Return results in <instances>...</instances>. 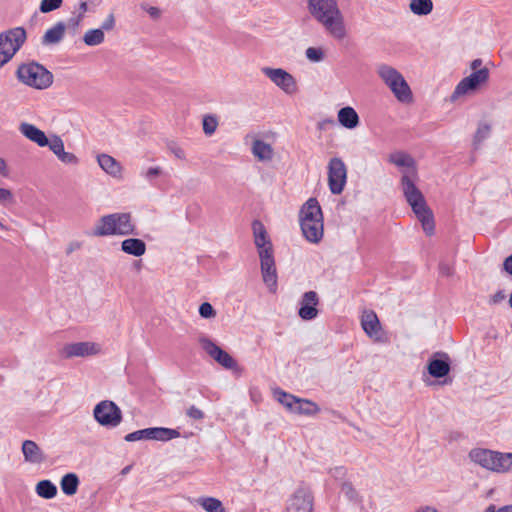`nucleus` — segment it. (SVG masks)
Wrapping results in <instances>:
<instances>
[{
	"label": "nucleus",
	"instance_id": "1",
	"mask_svg": "<svg viewBox=\"0 0 512 512\" xmlns=\"http://www.w3.org/2000/svg\"><path fill=\"white\" fill-rule=\"evenodd\" d=\"M389 161L400 168V187L407 203L412 208L417 219L421 222L427 235L434 232L433 214L427 206L425 197L417 187L418 172L414 159L403 152H395L389 156Z\"/></svg>",
	"mask_w": 512,
	"mask_h": 512
},
{
	"label": "nucleus",
	"instance_id": "2",
	"mask_svg": "<svg viewBox=\"0 0 512 512\" xmlns=\"http://www.w3.org/2000/svg\"><path fill=\"white\" fill-rule=\"evenodd\" d=\"M307 9L333 39L341 41L348 36L345 18L337 0H308Z\"/></svg>",
	"mask_w": 512,
	"mask_h": 512
},
{
	"label": "nucleus",
	"instance_id": "3",
	"mask_svg": "<svg viewBox=\"0 0 512 512\" xmlns=\"http://www.w3.org/2000/svg\"><path fill=\"white\" fill-rule=\"evenodd\" d=\"M299 221L304 238L318 244L324 236V219L321 207L315 198L308 199L300 209Z\"/></svg>",
	"mask_w": 512,
	"mask_h": 512
},
{
	"label": "nucleus",
	"instance_id": "4",
	"mask_svg": "<svg viewBox=\"0 0 512 512\" xmlns=\"http://www.w3.org/2000/svg\"><path fill=\"white\" fill-rule=\"evenodd\" d=\"M136 234V225L131 213L118 212L102 216L94 225L92 235L96 237L128 236Z\"/></svg>",
	"mask_w": 512,
	"mask_h": 512
},
{
	"label": "nucleus",
	"instance_id": "5",
	"mask_svg": "<svg viewBox=\"0 0 512 512\" xmlns=\"http://www.w3.org/2000/svg\"><path fill=\"white\" fill-rule=\"evenodd\" d=\"M469 458L473 463L495 473L512 471V453L474 448L469 452Z\"/></svg>",
	"mask_w": 512,
	"mask_h": 512
},
{
	"label": "nucleus",
	"instance_id": "6",
	"mask_svg": "<svg viewBox=\"0 0 512 512\" xmlns=\"http://www.w3.org/2000/svg\"><path fill=\"white\" fill-rule=\"evenodd\" d=\"M377 74L399 102H412V91L398 70L389 65L381 64L377 67Z\"/></svg>",
	"mask_w": 512,
	"mask_h": 512
},
{
	"label": "nucleus",
	"instance_id": "7",
	"mask_svg": "<svg viewBox=\"0 0 512 512\" xmlns=\"http://www.w3.org/2000/svg\"><path fill=\"white\" fill-rule=\"evenodd\" d=\"M16 76L23 84L39 90L46 89L53 83L52 73L36 62L21 64Z\"/></svg>",
	"mask_w": 512,
	"mask_h": 512
},
{
	"label": "nucleus",
	"instance_id": "8",
	"mask_svg": "<svg viewBox=\"0 0 512 512\" xmlns=\"http://www.w3.org/2000/svg\"><path fill=\"white\" fill-rule=\"evenodd\" d=\"M27 38L23 27H15L0 33V68L8 63Z\"/></svg>",
	"mask_w": 512,
	"mask_h": 512
},
{
	"label": "nucleus",
	"instance_id": "9",
	"mask_svg": "<svg viewBox=\"0 0 512 512\" xmlns=\"http://www.w3.org/2000/svg\"><path fill=\"white\" fill-rule=\"evenodd\" d=\"M273 397L292 413L313 416L320 411L319 406L315 402L304 398H298L280 388L273 390Z\"/></svg>",
	"mask_w": 512,
	"mask_h": 512
},
{
	"label": "nucleus",
	"instance_id": "10",
	"mask_svg": "<svg viewBox=\"0 0 512 512\" xmlns=\"http://www.w3.org/2000/svg\"><path fill=\"white\" fill-rule=\"evenodd\" d=\"M489 80L488 68L480 69L472 72L469 76L464 77L455 87L451 101L456 102L460 98L475 94L482 86L486 85Z\"/></svg>",
	"mask_w": 512,
	"mask_h": 512
},
{
	"label": "nucleus",
	"instance_id": "11",
	"mask_svg": "<svg viewBox=\"0 0 512 512\" xmlns=\"http://www.w3.org/2000/svg\"><path fill=\"white\" fill-rule=\"evenodd\" d=\"M261 72L286 95L293 96L299 92L296 78L285 69L262 67Z\"/></svg>",
	"mask_w": 512,
	"mask_h": 512
},
{
	"label": "nucleus",
	"instance_id": "12",
	"mask_svg": "<svg viewBox=\"0 0 512 512\" xmlns=\"http://www.w3.org/2000/svg\"><path fill=\"white\" fill-rule=\"evenodd\" d=\"M94 419L103 427L115 428L123 419L121 409L110 400L100 401L93 410Z\"/></svg>",
	"mask_w": 512,
	"mask_h": 512
},
{
	"label": "nucleus",
	"instance_id": "13",
	"mask_svg": "<svg viewBox=\"0 0 512 512\" xmlns=\"http://www.w3.org/2000/svg\"><path fill=\"white\" fill-rule=\"evenodd\" d=\"M328 186L334 195L343 192L347 183V167L341 158L333 157L329 160L328 166Z\"/></svg>",
	"mask_w": 512,
	"mask_h": 512
},
{
	"label": "nucleus",
	"instance_id": "14",
	"mask_svg": "<svg viewBox=\"0 0 512 512\" xmlns=\"http://www.w3.org/2000/svg\"><path fill=\"white\" fill-rule=\"evenodd\" d=\"M199 344L201 348L219 365L225 369L238 370L239 367L237 361L211 339L207 337H201L199 338Z\"/></svg>",
	"mask_w": 512,
	"mask_h": 512
},
{
	"label": "nucleus",
	"instance_id": "15",
	"mask_svg": "<svg viewBox=\"0 0 512 512\" xmlns=\"http://www.w3.org/2000/svg\"><path fill=\"white\" fill-rule=\"evenodd\" d=\"M102 352V345L93 341H81L65 344L61 355L66 358L95 356Z\"/></svg>",
	"mask_w": 512,
	"mask_h": 512
},
{
	"label": "nucleus",
	"instance_id": "16",
	"mask_svg": "<svg viewBox=\"0 0 512 512\" xmlns=\"http://www.w3.org/2000/svg\"><path fill=\"white\" fill-rule=\"evenodd\" d=\"M286 512H313V496L309 487L300 485L290 496Z\"/></svg>",
	"mask_w": 512,
	"mask_h": 512
},
{
	"label": "nucleus",
	"instance_id": "17",
	"mask_svg": "<svg viewBox=\"0 0 512 512\" xmlns=\"http://www.w3.org/2000/svg\"><path fill=\"white\" fill-rule=\"evenodd\" d=\"M361 326L368 337L374 342L386 343L388 341L386 333L374 311L368 310L363 312L361 316Z\"/></svg>",
	"mask_w": 512,
	"mask_h": 512
},
{
	"label": "nucleus",
	"instance_id": "18",
	"mask_svg": "<svg viewBox=\"0 0 512 512\" xmlns=\"http://www.w3.org/2000/svg\"><path fill=\"white\" fill-rule=\"evenodd\" d=\"M260 266L263 282L271 292H275L277 289V270L275 265L274 255L268 254L267 251L261 252Z\"/></svg>",
	"mask_w": 512,
	"mask_h": 512
},
{
	"label": "nucleus",
	"instance_id": "19",
	"mask_svg": "<svg viewBox=\"0 0 512 512\" xmlns=\"http://www.w3.org/2000/svg\"><path fill=\"white\" fill-rule=\"evenodd\" d=\"M319 297L315 291L305 292L299 301L298 315L303 320H313L318 316Z\"/></svg>",
	"mask_w": 512,
	"mask_h": 512
},
{
	"label": "nucleus",
	"instance_id": "20",
	"mask_svg": "<svg viewBox=\"0 0 512 512\" xmlns=\"http://www.w3.org/2000/svg\"><path fill=\"white\" fill-rule=\"evenodd\" d=\"M254 242L258 249V254L261 256V252L267 251L268 254L273 253L272 243L267 235L264 225L260 221H254L252 224Z\"/></svg>",
	"mask_w": 512,
	"mask_h": 512
},
{
	"label": "nucleus",
	"instance_id": "21",
	"mask_svg": "<svg viewBox=\"0 0 512 512\" xmlns=\"http://www.w3.org/2000/svg\"><path fill=\"white\" fill-rule=\"evenodd\" d=\"M97 162L101 169L111 177L122 178L123 167L114 157L108 154H100L97 156Z\"/></svg>",
	"mask_w": 512,
	"mask_h": 512
},
{
	"label": "nucleus",
	"instance_id": "22",
	"mask_svg": "<svg viewBox=\"0 0 512 512\" xmlns=\"http://www.w3.org/2000/svg\"><path fill=\"white\" fill-rule=\"evenodd\" d=\"M436 356H440V358L431 359L427 369L432 377L441 378L450 372L449 357L446 353H437Z\"/></svg>",
	"mask_w": 512,
	"mask_h": 512
},
{
	"label": "nucleus",
	"instance_id": "23",
	"mask_svg": "<svg viewBox=\"0 0 512 512\" xmlns=\"http://www.w3.org/2000/svg\"><path fill=\"white\" fill-rule=\"evenodd\" d=\"M19 131L24 137L40 147L48 145V138L45 133L33 124L23 122L19 125Z\"/></svg>",
	"mask_w": 512,
	"mask_h": 512
},
{
	"label": "nucleus",
	"instance_id": "24",
	"mask_svg": "<svg viewBox=\"0 0 512 512\" xmlns=\"http://www.w3.org/2000/svg\"><path fill=\"white\" fill-rule=\"evenodd\" d=\"M24 460L31 464H40L45 460V455L36 442L25 440L21 447Z\"/></svg>",
	"mask_w": 512,
	"mask_h": 512
},
{
	"label": "nucleus",
	"instance_id": "25",
	"mask_svg": "<svg viewBox=\"0 0 512 512\" xmlns=\"http://www.w3.org/2000/svg\"><path fill=\"white\" fill-rule=\"evenodd\" d=\"M337 120L341 126L349 130L357 128L360 124L358 113L350 106L343 107L338 111Z\"/></svg>",
	"mask_w": 512,
	"mask_h": 512
},
{
	"label": "nucleus",
	"instance_id": "26",
	"mask_svg": "<svg viewBox=\"0 0 512 512\" xmlns=\"http://www.w3.org/2000/svg\"><path fill=\"white\" fill-rule=\"evenodd\" d=\"M251 152L258 161L262 162H269L274 157V150L272 146L260 139H254L252 142Z\"/></svg>",
	"mask_w": 512,
	"mask_h": 512
},
{
	"label": "nucleus",
	"instance_id": "27",
	"mask_svg": "<svg viewBox=\"0 0 512 512\" xmlns=\"http://www.w3.org/2000/svg\"><path fill=\"white\" fill-rule=\"evenodd\" d=\"M121 249L124 253L139 257L145 254L146 244L138 238H128L122 241Z\"/></svg>",
	"mask_w": 512,
	"mask_h": 512
},
{
	"label": "nucleus",
	"instance_id": "28",
	"mask_svg": "<svg viewBox=\"0 0 512 512\" xmlns=\"http://www.w3.org/2000/svg\"><path fill=\"white\" fill-rule=\"evenodd\" d=\"M65 24L63 22L56 23L53 27L48 29L42 37L43 45H52L59 43L65 34Z\"/></svg>",
	"mask_w": 512,
	"mask_h": 512
},
{
	"label": "nucleus",
	"instance_id": "29",
	"mask_svg": "<svg viewBox=\"0 0 512 512\" xmlns=\"http://www.w3.org/2000/svg\"><path fill=\"white\" fill-rule=\"evenodd\" d=\"M79 484V477L75 473H67L60 480L61 490L67 496L75 495L78 491Z\"/></svg>",
	"mask_w": 512,
	"mask_h": 512
},
{
	"label": "nucleus",
	"instance_id": "30",
	"mask_svg": "<svg viewBox=\"0 0 512 512\" xmlns=\"http://www.w3.org/2000/svg\"><path fill=\"white\" fill-rule=\"evenodd\" d=\"M36 494L44 499H52L57 495V487L50 480H41L36 484Z\"/></svg>",
	"mask_w": 512,
	"mask_h": 512
},
{
	"label": "nucleus",
	"instance_id": "31",
	"mask_svg": "<svg viewBox=\"0 0 512 512\" xmlns=\"http://www.w3.org/2000/svg\"><path fill=\"white\" fill-rule=\"evenodd\" d=\"M151 440L169 441L180 437L179 431L171 428L153 427L151 428Z\"/></svg>",
	"mask_w": 512,
	"mask_h": 512
},
{
	"label": "nucleus",
	"instance_id": "32",
	"mask_svg": "<svg viewBox=\"0 0 512 512\" xmlns=\"http://www.w3.org/2000/svg\"><path fill=\"white\" fill-rule=\"evenodd\" d=\"M409 8L415 15H428L433 10L432 0H410Z\"/></svg>",
	"mask_w": 512,
	"mask_h": 512
},
{
	"label": "nucleus",
	"instance_id": "33",
	"mask_svg": "<svg viewBox=\"0 0 512 512\" xmlns=\"http://www.w3.org/2000/svg\"><path fill=\"white\" fill-rule=\"evenodd\" d=\"M198 503L206 512H225L222 502L217 498L202 497L198 499Z\"/></svg>",
	"mask_w": 512,
	"mask_h": 512
},
{
	"label": "nucleus",
	"instance_id": "34",
	"mask_svg": "<svg viewBox=\"0 0 512 512\" xmlns=\"http://www.w3.org/2000/svg\"><path fill=\"white\" fill-rule=\"evenodd\" d=\"M105 34L102 29H90L83 36V41L87 46H97L104 42Z\"/></svg>",
	"mask_w": 512,
	"mask_h": 512
},
{
	"label": "nucleus",
	"instance_id": "35",
	"mask_svg": "<svg viewBox=\"0 0 512 512\" xmlns=\"http://www.w3.org/2000/svg\"><path fill=\"white\" fill-rule=\"evenodd\" d=\"M305 56L310 62L319 63L325 59L326 53L322 47H308Z\"/></svg>",
	"mask_w": 512,
	"mask_h": 512
},
{
	"label": "nucleus",
	"instance_id": "36",
	"mask_svg": "<svg viewBox=\"0 0 512 512\" xmlns=\"http://www.w3.org/2000/svg\"><path fill=\"white\" fill-rule=\"evenodd\" d=\"M203 131L207 136H211L215 133L218 127V119L215 115H205L203 117Z\"/></svg>",
	"mask_w": 512,
	"mask_h": 512
},
{
	"label": "nucleus",
	"instance_id": "37",
	"mask_svg": "<svg viewBox=\"0 0 512 512\" xmlns=\"http://www.w3.org/2000/svg\"><path fill=\"white\" fill-rule=\"evenodd\" d=\"M140 8L142 11L147 13V15L153 21H158L162 17L163 11L159 7L152 6L146 2H143L140 4Z\"/></svg>",
	"mask_w": 512,
	"mask_h": 512
},
{
	"label": "nucleus",
	"instance_id": "38",
	"mask_svg": "<svg viewBox=\"0 0 512 512\" xmlns=\"http://www.w3.org/2000/svg\"><path fill=\"white\" fill-rule=\"evenodd\" d=\"M49 149L58 157L65 149L63 140L57 136L53 135L50 139H48Z\"/></svg>",
	"mask_w": 512,
	"mask_h": 512
},
{
	"label": "nucleus",
	"instance_id": "39",
	"mask_svg": "<svg viewBox=\"0 0 512 512\" xmlns=\"http://www.w3.org/2000/svg\"><path fill=\"white\" fill-rule=\"evenodd\" d=\"M151 428L137 430L129 433L125 436V440L128 442L138 441L142 439H151Z\"/></svg>",
	"mask_w": 512,
	"mask_h": 512
},
{
	"label": "nucleus",
	"instance_id": "40",
	"mask_svg": "<svg viewBox=\"0 0 512 512\" xmlns=\"http://www.w3.org/2000/svg\"><path fill=\"white\" fill-rule=\"evenodd\" d=\"M341 492L347 497L348 500L358 502L360 500L356 489L350 482H343L341 485Z\"/></svg>",
	"mask_w": 512,
	"mask_h": 512
},
{
	"label": "nucleus",
	"instance_id": "41",
	"mask_svg": "<svg viewBox=\"0 0 512 512\" xmlns=\"http://www.w3.org/2000/svg\"><path fill=\"white\" fill-rule=\"evenodd\" d=\"M62 2L63 0H42L39 9L42 13H48L58 9Z\"/></svg>",
	"mask_w": 512,
	"mask_h": 512
},
{
	"label": "nucleus",
	"instance_id": "42",
	"mask_svg": "<svg viewBox=\"0 0 512 512\" xmlns=\"http://www.w3.org/2000/svg\"><path fill=\"white\" fill-rule=\"evenodd\" d=\"M199 314L202 318L211 319L216 316V311L210 303L204 302L199 307Z\"/></svg>",
	"mask_w": 512,
	"mask_h": 512
},
{
	"label": "nucleus",
	"instance_id": "43",
	"mask_svg": "<svg viewBox=\"0 0 512 512\" xmlns=\"http://www.w3.org/2000/svg\"><path fill=\"white\" fill-rule=\"evenodd\" d=\"M490 131H491V126L489 124H487V123L479 124L478 129L475 133V140L478 142L483 141L484 139H486L489 136Z\"/></svg>",
	"mask_w": 512,
	"mask_h": 512
},
{
	"label": "nucleus",
	"instance_id": "44",
	"mask_svg": "<svg viewBox=\"0 0 512 512\" xmlns=\"http://www.w3.org/2000/svg\"><path fill=\"white\" fill-rule=\"evenodd\" d=\"M79 14L77 17L75 18H71L69 20L70 23L73 24V26H78L80 24V22L82 21L83 17H84V14L87 12L88 10V4L86 1H82L80 2L79 4Z\"/></svg>",
	"mask_w": 512,
	"mask_h": 512
},
{
	"label": "nucleus",
	"instance_id": "45",
	"mask_svg": "<svg viewBox=\"0 0 512 512\" xmlns=\"http://www.w3.org/2000/svg\"><path fill=\"white\" fill-rule=\"evenodd\" d=\"M61 162L70 165L78 164V158L71 152H66L65 150L57 157Z\"/></svg>",
	"mask_w": 512,
	"mask_h": 512
},
{
	"label": "nucleus",
	"instance_id": "46",
	"mask_svg": "<svg viewBox=\"0 0 512 512\" xmlns=\"http://www.w3.org/2000/svg\"><path fill=\"white\" fill-rule=\"evenodd\" d=\"M162 173V169L160 167H149L147 170L142 172V176H144L148 181H152Z\"/></svg>",
	"mask_w": 512,
	"mask_h": 512
},
{
	"label": "nucleus",
	"instance_id": "47",
	"mask_svg": "<svg viewBox=\"0 0 512 512\" xmlns=\"http://www.w3.org/2000/svg\"><path fill=\"white\" fill-rule=\"evenodd\" d=\"M186 414L193 420H202L204 418V412L194 405L187 409Z\"/></svg>",
	"mask_w": 512,
	"mask_h": 512
},
{
	"label": "nucleus",
	"instance_id": "48",
	"mask_svg": "<svg viewBox=\"0 0 512 512\" xmlns=\"http://www.w3.org/2000/svg\"><path fill=\"white\" fill-rule=\"evenodd\" d=\"M115 27V18L113 14H109L107 18L103 21L100 29L104 31H110Z\"/></svg>",
	"mask_w": 512,
	"mask_h": 512
},
{
	"label": "nucleus",
	"instance_id": "49",
	"mask_svg": "<svg viewBox=\"0 0 512 512\" xmlns=\"http://www.w3.org/2000/svg\"><path fill=\"white\" fill-rule=\"evenodd\" d=\"M329 473L335 479L342 480L346 476V469L344 467H335L330 469Z\"/></svg>",
	"mask_w": 512,
	"mask_h": 512
},
{
	"label": "nucleus",
	"instance_id": "50",
	"mask_svg": "<svg viewBox=\"0 0 512 512\" xmlns=\"http://www.w3.org/2000/svg\"><path fill=\"white\" fill-rule=\"evenodd\" d=\"M12 200V193L8 189L0 188V203L7 204Z\"/></svg>",
	"mask_w": 512,
	"mask_h": 512
},
{
	"label": "nucleus",
	"instance_id": "51",
	"mask_svg": "<svg viewBox=\"0 0 512 512\" xmlns=\"http://www.w3.org/2000/svg\"><path fill=\"white\" fill-rule=\"evenodd\" d=\"M485 512H512V505L504 506L496 509L494 505H490Z\"/></svg>",
	"mask_w": 512,
	"mask_h": 512
},
{
	"label": "nucleus",
	"instance_id": "52",
	"mask_svg": "<svg viewBox=\"0 0 512 512\" xmlns=\"http://www.w3.org/2000/svg\"><path fill=\"white\" fill-rule=\"evenodd\" d=\"M0 174L4 177H7L9 175V170H8L6 160L2 157H0Z\"/></svg>",
	"mask_w": 512,
	"mask_h": 512
},
{
	"label": "nucleus",
	"instance_id": "53",
	"mask_svg": "<svg viewBox=\"0 0 512 512\" xmlns=\"http://www.w3.org/2000/svg\"><path fill=\"white\" fill-rule=\"evenodd\" d=\"M503 269L512 275V254L504 260Z\"/></svg>",
	"mask_w": 512,
	"mask_h": 512
},
{
	"label": "nucleus",
	"instance_id": "54",
	"mask_svg": "<svg viewBox=\"0 0 512 512\" xmlns=\"http://www.w3.org/2000/svg\"><path fill=\"white\" fill-rule=\"evenodd\" d=\"M413 512H439L437 508L431 505H422L416 508Z\"/></svg>",
	"mask_w": 512,
	"mask_h": 512
},
{
	"label": "nucleus",
	"instance_id": "55",
	"mask_svg": "<svg viewBox=\"0 0 512 512\" xmlns=\"http://www.w3.org/2000/svg\"><path fill=\"white\" fill-rule=\"evenodd\" d=\"M172 152L178 159L184 160L186 157L185 151L180 147H174Z\"/></svg>",
	"mask_w": 512,
	"mask_h": 512
},
{
	"label": "nucleus",
	"instance_id": "56",
	"mask_svg": "<svg viewBox=\"0 0 512 512\" xmlns=\"http://www.w3.org/2000/svg\"><path fill=\"white\" fill-rule=\"evenodd\" d=\"M470 68L473 70V72L483 69L484 67H482V60L481 59L473 60L470 64Z\"/></svg>",
	"mask_w": 512,
	"mask_h": 512
},
{
	"label": "nucleus",
	"instance_id": "57",
	"mask_svg": "<svg viewBox=\"0 0 512 512\" xmlns=\"http://www.w3.org/2000/svg\"><path fill=\"white\" fill-rule=\"evenodd\" d=\"M504 299H505L504 293L502 291H498L497 293H495L492 296L491 301L496 304V303L501 302Z\"/></svg>",
	"mask_w": 512,
	"mask_h": 512
},
{
	"label": "nucleus",
	"instance_id": "58",
	"mask_svg": "<svg viewBox=\"0 0 512 512\" xmlns=\"http://www.w3.org/2000/svg\"><path fill=\"white\" fill-rule=\"evenodd\" d=\"M509 304H510V306L512 308V292H511V295H510Z\"/></svg>",
	"mask_w": 512,
	"mask_h": 512
}]
</instances>
